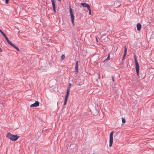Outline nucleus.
Here are the masks:
<instances>
[{
  "mask_svg": "<svg viewBox=\"0 0 154 154\" xmlns=\"http://www.w3.org/2000/svg\"><path fill=\"white\" fill-rule=\"evenodd\" d=\"M124 55H126L127 53V49L125 46H124Z\"/></svg>",
  "mask_w": 154,
  "mask_h": 154,
  "instance_id": "nucleus-10",
  "label": "nucleus"
},
{
  "mask_svg": "<svg viewBox=\"0 0 154 154\" xmlns=\"http://www.w3.org/2000/svg\"><path fill=\"white\" fill-rule=\"evenodd\" d=\"M96 41H97V42H98V39H97V37H96Z\"/></svg>",
  "mask_w": 154,
  "mask_h": 154,
  "instance_id": "nucleus-24",
  "label": "nucleus"
},
{
  "mask_svg": "<svg viewBox=\"0 0 154 154\" xmlns=\"http://www.w3.org/2000/svg\"><path fill=\"white\" fill-rule=\"evenodd\" d=\"M68 96H69L68 95L66 94L65 97V99L67 100V98H68Z\"/></svg>",
  "mask_w": 154,
  "mask_h": 154,
  "instance_id": "nucleus-17",
  "label": "nucleus"
},
{
  "mask_svg": "<svg viewBox=\"0 0 154 154\" xmlns=\"http://www.w3.org/2000/svg\"><path fill=\"white\" fill-rule=\"evenodd\" d=\"M137 29L138 31H140L141 28V25L140 23H139L137 24Z\"/></svg>",
  "mask_w": 154,
  "mask_h": 154,
  "instance_id": "nucleus-8",
  "label": "nucleus"
},
{
  "mask_svg": "<svg viewBox=\"0 0 154 154\" xmlns=\"http://www.w3.org/2000/svg\"><path fill=\"white\" fill-rule=\"evenodd\" d=\"M9 0H5V2L6 4H8V3Z\"/></svg>",
  "mask_w": 154,
  "mask_h": 154,
  "instance_id": "nucleus-19",
  "label": "nucleus"
},
{
  "mask_svg": "<svg viewBox=\"0 0 154 154\" xmlns=\"http://www.w3.org/2000/svg\"><path fill=\"white\" fill-rule=\"evenodd\" d=\"M71 83H69V87H70V86H71Z\"/></svg>",
  "mask_w": 154,
  "mask_h": 154,
  "instance_id": "nucleus-29",
  "label": "nucleus"
},
{
  "mask_svg": "<svg viewBox=\"0 0 154 154\" xmlns=\"http://www.w3.org/2000/svg\"><path fill=\"white\" fill-rule=\"evenodd\" d=\"M4 33L3 32H2L1 33V34H4Z\"/></svg>",
  "mask_w": 154,
  "mask_h": 154,
  "instance_id": "nucleus-31",
  "label": "nucleus"
},
{
  "mask_svg": "<svg viewBox=\"0 0 154 154\" xmlns=\"http://www.w3.org/2000/svg\"><path fill=\"white\" fill-rule=\"evenodd\" d=\"M59 1V2H60V0H58Z\"/></svg>",
  "mask_w": 154,
  "mask_h": 154,
  "instance_id": "nucleus-34",
  "label": "nucleus"
},
{
  "mask_svg": "<svg viewBox=\"0 0 154 154\" xmlns=\"http://www.w3.org/2000/svg\"><path fill=\"white\" fill-rule=\"evenodd\" d=\"M69 91H67L66 94L69 95Z\"/></svg>",
  "mask_w": 154,
  "mask_h": 154,
  "instance_id": "nucleus-21",
  "label": "nucleus"
},
{
  "mask_svg": "<svg viewBox=\"0 0 154 154\" xmlns=\"http://www.w3.org/2000/svg\"><path fill=\"white\" fill-rule=\"evenodd\" d=\"M6 137L13 141H16L19 138V137L17 135H13L9 133H7Z\"/></svg>",
  "mask_w": 154,
  "mask_h": 154,
  "instance_id": "nucleus-1",
  "label": "nucleus"
},
{
  "mask_svg": "<svg viewBox=\"0 0 154 154\" xmlns=\"http://www.w3.org/2000/svg\"><path fill=\"white\" fill-rule=\"evenodd\" d=\"M69 11L70 15L71 16V22L73 25V26H74V16L73 14L72 9L70 7L69 9Z\"/></svg>",
  "mask_w": 154,
  "mask_h": 154,
  "instance_id": "nucleus-4",
  "label": "nucleus"
},
{
  "mask_svg": "<svg viewBox=\"0 0 154 154\" xmlns=\"http://www.w3.org/2000/svg\"><path fill=\"white\" fill-rule=\"evenodd\" d=\"M89 11V14L91 15V8L90 7L88 9Z\"/></svg>",
  "mask_w": 154,
  "mask_h": 154,
  "instance_id": "nucleus-14",
  "label": "nucleus"
},
{
  "mask_svg": "<svg viewBox=\"0 0 154 154\" xmlns=\"http://www.w3.org/2000/svg\"><path fill=\"white\" fill-rule=\"evenodd\" d=\"M113 131H112L111 132L109 135V146L110 147H111L113 143Z\"/></svg>",
  "mask_w": 154,
  "mask_h": 154,
  "instance_id": "nucleus-3",
  "label": "nucleus"
},
{
  "mask_svg": "<svg viewBox=\"0 0 154 154\" xmlns=\"http://www.w3.org/2000/svg\"><path fill=\"white\" fill-rule=\"evenodd\" d=\"M2 35H3V36H4V35H5V34L4 33V34H2Z\"/></svg>",
  "mask_w": 154,
  "mask_h": 154,
  "instance_id": "nucleus-32",
  "label": "nucleus"
},
{
  "mask_svg": "<svg viewBox=\"0 0 154 154\" xmlns=\"http://www.w3.org/2000/svg\"><path fill=\"white\" fill-rule=\"evenodd\" d=\"M122 123H125V121H126L125 119H124V118H122Z\"/></svg>",
  "mask_w": 154,
  "mask_h": 154,
  "instance_id": "nucleus-16",
  "label": "nucleus"
},
{
  "mask_svg": "<svg viewBox=\"0 0 154 154\" xmlns=\"http://www.w3.org/2000/svg\"><path fill=\"white\" fill-rule=\"evenodd\" d=\"M110 59V55L109 54L108 55L107 57L106 60H109Z\"/></svg>",
  "mask_w": 154,
  "mask_h": 154,
  "instance_id": "nucleus-18",
  "label": "nucleus"
},
{
  "mask_svg": "<svg viewBox=\"0 0 154 154\" xmlns=\"http://www.w3.org/2000/svg\"><path fill=\"white\" fill-rule=\"evenodd\" d=\"M65 58V55L64 54H62L61 56V60H63Z\"/></svg>",
  "mask_w": 154,
  "mask_h": 154,
  "instance_id": "nucleus-12",
  "label": "nucleus"
},
{
  "mask_svg": "<svg viewBox=\"0 0 154 154\" xmlns=\"http://www.w3.org/2000/svg\"><path fill=\"white\" fill-rule=\"evenodd\" d=\"M82 85V84H80V83L78 84V85L79 86H81Z\"/></svg>",
  "mask_w": 154,
  "mask_h": 154,
  "instance_id": "nucleus-27",
  "label": "nucleus"
},
{
  "mask_svg": "<svg viewBox=\"0 0 154 154\" xmlns=\"http://www.w3.org/2000/svg\"><path fill=\"white\" fill-rule=\"evenodd\" d=\"M4 37H5V38L7 37L6 36V35H5L4 36Z\"/></svg>",
  "mask_w": 154,
  "mask_h": 154,
  "instance_id": "nucleus-25",
  "label": "nucleus"
},
{
  "mask_svg": "<svg viewBox=\"0 0 154 154\" xmlns=\"http://www.w3.org/2000/svg\"><path fill=\"white\" fill-rule=\"evenodd\" d=\"M39 103L38 101H35V103L31 105L30 106L31 107H36L39 106Z\"/></svg>",
  "mask_w": 154,
  "mask_h": 154,
  "instance_id": "nucleus-6",
  "label": "nucleus"
},
{
  "mask_svg": "<svg viewBox=\"0 0 154 154\" xmlns=\"http://www.w3.org/2000/svg\"><path fill=\"white\" fill-rule=\"evenodd\" d=\"M75 70L76 72H78V61L76 62L75 65Z\"/></svg>",
  "mask_w": 154,
  "mask_h": 154,
  "instance_id": "nucleus-9",
  "label": "nucleus"
},
{
  "mask_svg": "<svg viewBox=\"0 0 154 154\" xmlns=\"http://www.w3.org/2000/svg\"><path fill=\"white\" fill-rule=\"evenodd\" d=\"M82 6L87 7L88 9L90 7L89 5L87 3H82L80 4Z\"/></svg>",
  "mask_w": 154,
  "mask_h": 154,
  "instance_id": "nucleus-7",
  "label": "nucleus"
},
{
  "mask_svg": "<svg viewBox=\"0 0 154 154\" xmlns=\"http://www.w3.org/2000/svg\"><path fill=\"white\" fill-rule=\"evenodd\" d=\"M67 100L65 99H64V104H63V105H65L66 104L67 102Z\"/></svg>",
  "mask_w": 154,
  "mask_h": 154,
  "instance_id": "nucleus-15",
  "label": "nucleus"
},
{
  "mask_svg": "<svg viewBox=\"0 0 154 154\" xmlns=\"http://www.w3.org/2000/svg\"><path fill=\"white\" fill-rule=\"evenodd\" d=\"M5 39L7 41V42L10 45H11V46H12L14 48H15L16 50H17L18 51H20V50L19 49V48L17 47L15 45H14L11 42H10L8 40V38L7 37L6 38H5Z\"/></svg>",
  "mask_w": 154,
  "mask_h": 154,
  "instance_id": "nucleus-5",
  "label": "nucleus"
},
{
  "mask_svg": "<svg viewBox=\"0 0 154 154\" xmlns=\"http://www.w3.org/2000/svg\"><path fill=\"white\" fill-rule=\"evenodd\" d=\"M4 33L3 32H2L1 33V34H4Z\"/></svg>",
  "mask_w": 154,
  "mask_h": 154,
  "instance_id": "nucleus-30",
  "label": "nucleus"
},
{
  "mask_svg": "<svg viewBox=\"0 0 154 154\" xmlns=\"http://www.w3.org/2000/svg\"><path fill=\"white\" fill-rule=\"evenodd\" d=\"M70 87H69L68 88L67 91H70Z\"/></svg>",
  "mask_w": 154,
  "mask_h": 154,
  "instance_id": "nucleus-20",
  "label": "nucleus"
},
{
  "mask_svg": "<svg viewBox=\"0 0 154 154\" xmlns=\"http://www.w3.org/2000/svg\"><path fill=\"white\" fill-rule=\"evenodd\" d=\"M134 61L135 64V69L137 75L138 76L139 75V66L138 63L136 58H134Z\"/></svg>",
  "mask_w": 154,
  "mask_h": 154,
  "instance_id": "nucleus-2",
  "label": "nucleus"
},
{
  "mask_svg": "<svg viewBox=\"0 0 154 154\" xmlns=\"http://www.w3.org/2000/svg\"><path fill=\"white\" fill-rule=\"evenodd\" d=\"M52 6H53V8L54 11V13H56V9H55V5H52Z\"/></svg>",
  "mask_w": 154,
  "mask_h": 154,
  "instance_id": "nucleus-11",
  "label": "nucleus"
},
{
  "mask_svg": "<svg viewBox=\"0 0 154 154\" xmlns=\"http://www.w3.org/2000/svg\"><path fill=\"white\" fill-rule=\"evenodd\" d=\"M112 81L113 82H114V78L113 77V76H112Z\"/></svg>",
  "mask_w": 154,
  "mask_h": 154,
  "instance_id": "nucleus-22",
  "label": "nucleus"
},
{
  "mask_svg": "<svg viewBox=\"0 0 154 154\" xmlns=\"http://www.w3.org/2000/svg\"><path fill=\"white\" fill-rule=\"evenodd\" d=\"M2 50L0 48V52H2Z\"/></svg>",
  "mask_w": 154,
  "mask_h": 154,
  "instance_id": "nucleus-26",
  "label": "nucleus"
},
{
  "mask_svg": "<svg viewBox=\"0 0 154 154\" xmlns=\"http://www.w3.org/2000/svg\"><path fill=\"white\" fill-rule=\"evenodd\" d=\"M51 2L52 3V5H55L54 0H51Z\"/></svg>",
  "mask_w": 154,
  "mask_h": 154,
  "instance_id": "nucleus-13",
  "label": "nucleus"
},
{
  "mask_svg": "<svg viewBox=\"0 0 154 154\" xmlns=\"http://www.w3.org/2000/svg\"><path fill=\"white\" fill-rule=\"evenodd\" d=\"M125 56L126 55L124 56V54H123V59H122L123 60L125 58Z\"/></svg>",
  "mask_w": 154,
  "mask_h": 154,
  "instance_id": "nucleus-23",
  "label": "nucleus"
},
{
  "mask_svg": "<svg viewBox=\"0 0 154 154\" xmlns=\"http://www.w3.org/2000/svg\"><path fill=\"white\" fill-rule=\"evenodd\" d=\"M2 35H3V36H4V35H5V34L4 33V34H2Z\"/></svg>",
  "mask_w": 154,
  "mask_h": 154,
  "instance_id": "nucleus-33",
  "label": "nucleus"
},
{
  "mask_svg": "<svg viewBox=\"0 0 154 154\" xmlns=\"http://www.w3.org/2000/svg\"><path fill=\"white\" fill-rule=\"evenodd\" d=\"M2 31L0 29V32L1 33Z\"/></svg>",
  "mask_w": 154,
  "mask_h": 154,
  "instance_id": "nucleus-28",
  "label": "nucleus"
}]
</instances>
